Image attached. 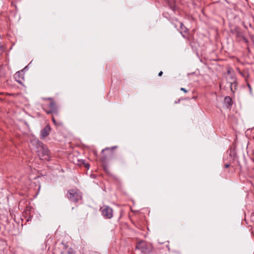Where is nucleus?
<instances>
[{"mask_svg": "<svg viewBox=\"0 0 254 254\" xmlns=\"http://www.w3.org/2000/svg\"><path fill=\"white\" fill-rule=\"evenodd\" d=\"M162 74H163V72L162 71H160L158 75L160 76H161L162 75Z\"/></svg>", "mask_w": 254, "mask_h": 254, "instance_id": "obj_15", "label": "nucleus"}, {"mask_svg": "<svg viewBox=\"0 0 254 254\" xmlns=\"http://www.w3.org/2000/svg\"><path fill=\"white\" fill-rule=\"evenodd\" d=\"M231 101H232V100L229 97L227 96L225 98L224 102L226 104H228L229 106H230L232 104Z\"/></svg>", "mask_w": 254, "mask_h": 254, "instance_id": "obj_10", "label": "nucleus"}, {"mask_svg": "<svg viewBox=\"0 0 254 254\" xmlns=\"http://www.w3.org/2000/svg\"><path fill=\"white\" fill-rule=\"evenodd\" d=\"M229 164H226V165H225V167H226V168H228V167H229Z\"/></svg>", "mask_w": 254, "mask_h": 254, "instance_id": "obj_17", "label": "nucleus"}, {"mask_svg": "<svg viewBox=\"0 0 254 254\" xmlns=\"http://www.w3.org/2000/svg\"><path fill=\"white\" fill-rule=\"evenodd\" d=\"M248 86L250 89V91L251 93H252V88H251V87L250 86V85L249 84H248Z\"/></svg>", "mask_w": 254, "mask_h": 254, "instance_id": "obj_12", "label": "nucleus"}, {"mask_svg": "<svg viewBox=\"0 0 254 254\" xmlns=\"http://www.w3.org/2000/svg\"><path fill=\"white\" fill-rule=\"evenodd\" d=\"M67 197L71 201L76 202L81 198V195L78 190L72 189L68 191Z\"/></svg>", "mask_w": 254, "mask_h": 254, "instance_id": "obj_2", "label": "nucleus"}, {"mask_svg": "<svg viewBox=\"0 0 254 254\" xmlns=\"http://www.w3.org/2000/svg\"><path fill=\"white\" fill-rule=\"evenodd\" d=\"M30 142L31 144L33 145H35L37 148L38 146H40L41 144H43L42 143L39 141L38 139L35 137H33V138L31 139Z\"/></svg>", "mask_w": 254, "mask_h": 254, "instance_id": "obj_8", "label": "nucleus"}, {"mask_svg": "<svg viewBox=\"0 0 254 254\" xmlns=\"http://www.w3.org/2000/svg\"><path fill=\"white\" fill-rule=\"evenodd\" d=\"M178 24L180 26V32L182 34V35L185 37V35L184 34H183V32L185 33L186 32V28L185 27L184 25H183V24L181 22H178Z\"/></svg>", "mask_w": 254, "mask_h": 254, "instance_id": "obj_9", "label": "nucleus"}, {"mask_svg": "<svg viewBox=\"0 0 254 254\" xmlns=\"http://www.w3.org/2000/svg\"><path fill=\"white\" fill-rule=\"evenodd\" d=\"M115 148H116V147H113L112 148V149H113Z\"/></svg>", "mask_w": 254, "mask_h": 254, "instance_id": "obj_18", "label": "nucleus"}, {"mask_svg": "<svg viewBox=\"0 0 254 254\" xmlns=\"http://www.w3.org/2000/svg\"><path fill=\"white\" fill-rule=\"evenodd\" d=\"M85 166L86 168H87L88 169H89V165L88 164H85Z\"/></svg>", "mask_w": 254, "mask_h": 254, "instance_id": "obj_14", "label": "nucleus"}, {"mask_svg": "<svg viewBox=\"0 0 254 254\" xmlns=\"http://www.w3.org/2000/svg\"><path fill=\"white\" fill-rule=\"evenodd\" d=\"M52 120H53V122H54V123L55 124V125H57V123L56 122V121H55V119H54V117L52 118Z\"/></svg>", "mask_w": 254, "mask_h": 254, "instance_id": "obj_13", "label": "nucleus"}, {"mask_svg": "<svg viewBox=\"0 0 254 254\" xmlns=\"http://www.w3.org/2000/svg\"><path fill=\"white\" fill-rule=\"evenodd\" d=\"M181 90L185 92V93H187L188 91L184 88H181Z\"/></svg>", "mask_w": 254, "mask_h": 254, "instance_id": "obj_11", "label": "nucleus"}, {"mask_svg": "<svg viewBox=\"0 0 254 254\" xmlns=\"http://www.w3.org/2000/svg\"><path fill=\"white\" fill-rule=\"evenodd\" d=\"M51 128L48 125L46 126L42 130L41 133V135L42 138H45L46 137L49 133Z\"/></svg>", "mask_w": 254, "mask_h": 254, "instance_id": "obj_5", "label": "nucleus"}, {"mask_svg": "<svg viewBox=\"0 0 254 254\" xmlns=\"http://www.w3.org/2000/svg\"><path fill=\"white\" fill-rule=\"evenodd\" d=\"M38 156L41 159L45 160H49V155L48 149L46 146L44 144H41L37 147V150Z\"/></svg>", "mask_w": 254, "mask_h": 254, "instance_id": "obj_1", "label": "nucleus"}, {"mask_svg": "<svg viewBox=\"0 0 254 254\" xmlns=\"http://www.w3.org/2000/svg\"><path fill=\"white\" fill-rule=\"evenodd\" d=\"M101 212L103 216L107 218H111L113 216V210L111 208L105 206L101 208Z\"/></svg>", "mask_w": 254, "mask_h": 254, "instance_id": "obj_4", "label": "nucleus"}, {"mask_svg": "<svg viewBox=\"0 0 254 254\" xmlns=\"http://www.w3.org/2000/svg\"><path fill=\"white\" fill-rule=\"evenodd\" d=\"M49 108H50V110L46 111L47 114H51L56 111V106L55 103L53 101H50V103L49 105Z\"/></svg>", "mask_w": 254, "mask_h": 254, "instance_id": "obj_7", "label": "nucleus"}, {"mask_svg": "<svg viewBox=\"0 0 254 254\" xmlns=\"http://www.w3.org/2000/svg\"><path fill=\"white\" fill-rule=\"evenodd\" d=\"M229 85L232 92H234L236 89L237 83L235 77H231V80L228 81Z\"/></svg>", "mask_w": 254, "mask_h": 254, "instance_id": "obj_6", "label": "nucleus"}, {"mask_svg": "<svg viewBox=\"0 0 254 254\" xmlns=\"http://www.w3.org/2000/svg\"><path fill=\"white\" fill-rule=\"evenodd\" d=\"M136 248L144 253H149L151 251V246L144 241H140L137 244Z\"/></svg>", "mask_w": 254, "mask_h": 254, "instance_id": "obj_3", "label": "nucleus"}, {"mask_svg": "<svg viewBox=\"0 0 254 254\" xmlns=\"http://www.w3.org/2000/svg\"><path fill=\"white\" fill-rule=\"evenodd\" d=\"M109 149H110V148H106V149H103V150H102V152H103L105 150H109Z\"/></svg>", "mask_w": 254, "mask_h": 254, "instance_id": "obj_16", "label": "nucleus"}]
</instances>
